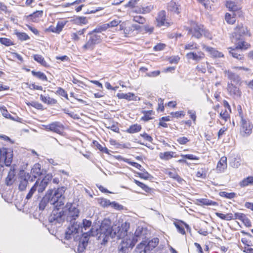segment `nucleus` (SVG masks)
<instances>
[{"label":"nucleus","instance_id":"nucleus-1","mask_svg":"<svg viewBox=\"0 0 253 253\" xmlns=\"http://www.w3.org/2000/svg\"><path fill=\"white\" fill-rule=\"evenodd\" d=\"M64 209L66 211V221H69L71 224L65 233V238L69 240L71 239L72 235L78 233L80 231V223L76 221L77 218L79 217L80 211L71 203H67Z\"/></svg>","mask_w":253,"mask_h":253},{"label":"nucleus","instance_id":"nucleus-2","mask_svg":"<svg viewBox=\"0 0 253 253\" xmlns=\"http://www.w3.org/2000/svg\"><path fill=\"white\" fill-rule=\"evenodd\" d=\"M110 220L104 219L101 224L99 230L95 231L99 239H102L104 243L107 242L110 238L117 239L116 231L114 230V226H112Z\"/></svg>","mask_w":253,"mask_h":253},{"label":"nucleus","instance_id":"nucleus-3","mask_svg":"<svg viewBox=\"0 0 253 253\" xmlns=\"http://www.w3.org/2000/svg\"><path fill=\"white\" fill-rule=\"evenodd\" d=\"M19 167V172L18 175V189L20 191H24L26 189L28 181L31 179V175L28 172L25 171L28 165V162L26 160L21 159L18 163Z\"/></svg>","mask_w":253,"mask_h":253},{"label":"nucleus","instance_id":"nucleus-4","mask_svg":"<svg viewBox=\"0 0 253 253\" xmlns=\"http://www.w3.org/2000/svg\"><path fill=\"white\" fill-rule=\"evenodd\" d=\"M52 177V174L49 173L45 174L42 180L40 178L38 179L27 194L26 200L30 199L37 190L39 193H42L44 191Z\"/></svg>","mask_w":253,"mask_h":253},{"label":"nucleus","instance_id":"nucleus-5","mask_svg":"<svg viewBox=\"0 0 253 253\" xmlns=\"http://www.w3.org/2000/svg\"><path fill=\"white\" fill-rule=\"evenodd\" d=\"M186 30L188 31L187 34L191 35L192 38L199 39L203 35L210 38V33L204 28L203 25H199L193 21L191 22V27L186 28Z\"/></svg>","mask_w":253,"mask_h":253},{"label":"nucleus","instance_id":"nucleus-6","mask_svg":"<svg viewBox=\"0 0 253 253\" xmlns=\"http://www.w3.org/2000/svg\"><path fill=\"white\" fill-rule=\"evenodd\" d=\"M134 238L133 234L131 233L121 238L122 240L118 246L119 253H127L129 249H132L137 242V239Z\"/></svg>","mask_w":253,"mask_h":253},{"label":"nucleus","instance_id":"nucleus-7","mask_svg":"<svg viewBox=\"0 0 253 253\" xmlns=\"http://www.w3.org/2000/svg\"><path fill=\"white\" fill-rule=\"evenodd\" d=\"M66 189L65 187L62 186L54 191L53 198H55V202L52 204V205L54 206V209H58L59 211L65 208V206H64L65 197L63 195Z\"/></svg>","mask_w":253,"mask_h":253},{"label":"nucleus","instance_id":"nucleus-8","mask_svg":"<svg viewBox=\"0 0 253 253\" xmlns=\"http://www.w3.org/2000/svg\"><path fill=\"white\" fill-rule=\"evenodd\" d=\"M240 108H241L240 106ZM239 117L241 118L240 132L243 137H248L252 133L253 125L252 123L248 119L244 118L242 113L241 108L239 112Z\"/></svg>","mask_w":253,"mask_h":253},{"label":"nucleus","instance_id":"nucleus-9","mask_svg":"<svg viewBox=\"0 0 253 253\" xmlns=\"http://www.w3.org/2000/svg\"><path fill=\"white\" fill-rule=\"evenodd\" d=\"M66 211L64 209L59 211L58 209H53L49 217V221L52 225H61L66 220Z\"/></svg>","mask_w":253,"mask_h":253},{"label":"nucleus","instance_id":"nucleus-10","mask_svg":"<svg viewBox=\"0 0 253 253\" xmlns=\"http://www.w3.org/2000/svg\"><path fill=\"white\" fill-rule=\"evenodd\" d=\"M88 39L82 48L84 51L87 50H92L96 44L101 42V36L98 33L93 32V30L88 33Z\"/></svg>","mask_w":253,"mask_h":253},{"label":"nucleus","instance_id":"nucleus-11","mask_svg":"<svg viewBox=\"0 0 253 253\" xmlns=\"http://www.w3.org/2000/svg\"><path fill=\"white\" fill-rule=\"evenodd\" d=\"M91 236H95V233L93 232L92 229L82 234V237L80 239L77 249L78 253H86V248L88 245L89 237Z\"/></svg>","mask_w":253,"mask_h":253},{"label":"nucleus","instance_id":"nucleus-12","mask_svg":"<svg viewBox=\"0 0 253 253\" xmlns=\"http://www.w3.org/2000/svg\"><path fill=\"white\" fill-rule=\"evenodd\" d=\"M249 35L247 28L244 26L242 24H239L235 29L234 32L232 34V40H235V42L242 40L244 36Z\"/></svg>","mask_w":253,"mask_h":253},{"label":"nucleus","instance_id":"nucleus-13","mask_svg":"<svg viewBox=\"0 0 253 253\" xmlns=\"http://www.w3.org/2000/svg\"><path fill=\"white\" fill-rule=\"evenodd\" d=\"M52 193V190H48L46 195L42 198L39 204V209L40 210H44L49 204L52 205V204L55 202V198H53V194Z\"/></svg>","mask_w":253,"mask_h":253},{"label":"nucleus","instance_id":"nucleus-14","mask_svg":"<svg viewBox=\"0 0 253 253\" xmlns=\"http://www.w3.org/2000/svg\"><path fill=\"white\" fill-rule=\"evenodd\" d=\"M46 172V170L42 169L41 165L39 163L35 164L31 169V173L32 175L31 176L30 182H33L36 178L45 174Z\"/></svg>","mask_w":253,"mask_h":253},{"label":"nucleus","instance_id":"nucleus-15","mask_svg":"<svg viewBox=\"0 0 253 253\" xmlns=\"http://www.w3.org/2000/svg\"><path fill=\"white\" fill-rule=\"evenodd\" d=\"M228 94L234 99L240 98L242 95V92L239 88L233 84L228 82L227 86Z\"/></svg>","mask_w":253,"mask_h":253},{"label":"nucleus","instance_id":"nucleus-16","mask_svg":"<svg viewBox=\"0 0 253 253\" xmlns=\"http://www.w3.org/2000/svg\"><path fill=\"white\" fill-rule=\"evenodd\" d=\"M129 223L125 222L122 224L121 226H114V230L117 232V239H120L127 234V231L129 228Z\"/></svg>","mask_w":253,"mask_h":253},{"label":"nucleus","instance_id":"nucleus-17","mask_svg":"<svg viewBox=\"0 0 253 253\" xmlns=\"http://www.w3.org/2000/svg\"><path fill=\"white\" fill-rule=\"evenodd\" d=\"M157 25L158 27L166 26L169 27L170 23L166 20V12L164 10L160 11L156 18Z\"/></svg>","mask_w":253,"mask_h":253},{"label":"nucleus","instance_id":"nucleus-18","mask_svg":"<svg viewBox=\"0 0 253 253\" xmlns=\"http://www.w3.org/2000/svg\"><path fill=\"white\" fill-rule=\"evenodd\" d=\"M148 234L149 232L146 228L138 226L133 234L134 238L137 239V241L140 239L144 240L147 238Z\"/></svg>","mask_w":253,"mask_h":253},{"label":"nucleus","instance_id":"nucleus-19","mask_svg":"<svg viewBox=\"0 0 253 253\" xmlns=\"http://www.w3.org/2000/svg\"><path fill=\"white\" fill-rule=\"evenodd\" d=\"M46 130H50L57 133H61L63 130V126L58 122H54L45 126Z\"/></svg>","mask_w":253,"mask_h":253},{"label":"nucleus","instance_id":"nucleus-20","mask_svg":"<svg viewBox=\"0 0 253 253\" xmlns=\"http://www.w3.org/2000/svg\"><path fill=\"white\" fill-rule=\"evenodd\" d=\"M225 74L228 79L230 80V83L235 84L236 85L240 84L241 83V79L240 77L237 74L233 73L230 71H225Z\"/></svg>","mask_w":253,"mask_h":253},{"label":"nucleus","instance_id":"nucleus-21","mask_svg":"<svg viewBox=\"0 0 253 253\" xmlns=\"http://www.w3.org/2000/svg\"><path fill=\"white\" fill-rule=\"evenodd\" d=\"M16 181V171L14 167L11 168L7 177L5 178V183L7 185H11Z\"/></svg>","mask_w":253,"mask_h":253},{"label":"nucleus","instance_id":"nucleus-22","mask_svg":"<svg viewBox=\"0 0 253 253\" xmlns=\"http://www.w3.org/2000/svg\"><path fill=\"white\" fill-rule=\"evenodd\" d=\"M159 240L158 238H154L146 243L144 248V253H147L155 248L158 244Z\"/></svg>","mask_w":253,"mask_h":253},{"label":"nucleus","instance_id":"nucleus-23","mask_svg":"<svg viewBox=\"0 0 253 253\" xmlns=\"http://www.w3.org/2000/svg\"><path fill=\"white\" fill-rule=\"evenodd\" d=\"M186 56L189 59H193V60L198 61L204 57V54L201 52H198V53L190 52L187 53Z\"/></svg>","mask_w":253,"mask_h":253},{"label":"nucleus","instance_id":"nucleus-24","mask_svg":"<svg viewBox=\"0 0 253 253\" xmlns=\"http://www.w3.org/2000/svg\"><path fill=\"white\" fill-rule=\"evenodd\" d=\"M229 53L235 58L242 61L244 59V56L242 51L236 47V49H232L229 51Z\"/></svg>","mask_w":253,"mask_h":253},{"label":"nucleus","instance_id":"nucleus-25","mask_svg":"<svg viewBox=\"0 0 253 253\" xmlns=\"http://www.w3.org/2000/svg\"><path fill=\"white\" fill-rule=\"evenodd\" d=\"M91 223L92 222L90 220H87L84 219L83 220V226H82V224L80 223V230H81V231L83 233V234L84 233L83 231V229H84L85 231L87 230V229H89V231L90 229H92L93 232L95 233V235H96L95 231H93V229L92 227L91 228Z\"/></svg>","mask_w":253,"mask_h":253},{"label":"nucleus","instance_id":"nucleus-26","mask_svg":"<svg viewBox=\"0 0 253 253\" xmlns=\"http://www.w3.org/2000/svg\"><path fill=\"white\" fill-rule=\"evenodd\" d=\"M197 201L198 202V205L199 206H218V203L217 202L212 201L208 199H197Z\"/></svg>","mask_w":253,"mask_h":253},{"label":"nucleus","instance_id":"nucleus-27","mask_svg":"<svg viewBox=\"0 0 253 253\" xmlns=\"http://www.w3.org/2000/svg\"><path fill=\"white\" fill-rule=\"evenodd\" d=\"M227 158L225 157H222L218 162L216 167L217 170L221 172L227 168Z\"/></svg>","mask_w":253,"mask_h":253},{"label":"nucleus","instance_id":"nucleus-28","mask_svg":"<svg viewBox=\"0 0 253 253\" xmlns=\"http://www.w3.org/2000/svg\"><path fill=\"white\" fill-rule=\"evenodd\" d=\"M179 5L173 0H171L168 4V9L169 10L173 11L177 14L180 13L179 10Z\"/></svg>","mask_w":253,"mask_h":253},{"label":"nucleus","instance_id":"nucleus-29","mask_svg":"<svg viewBox=\"0 0 253 253\" xmlns=\"http://www.w3.org/2000/svg\"><path fill=\"white\" fill-rule=\"evenodd\" d=\"M42 11L37 10L33 13L27 16V18L29 20H32L33 22H36L37 20V18L42 17Z\"/></svg>","mask_w":253,"mask_h":253},{"label":"nucleus","instance_id":"nucleus-30","mask_svg":"<svg viewBox=\"0 0 253 253\" xmlns=\"http://www.w3.org/2000/svg\"><path fill=\"white\" fill-rule=\"evenodd\" d=\"M34 59L37 61L38 63L40 64L43 67H48L49 65L47 64V62L44 60V58L41 55L39 54H34L33 55Z\"/></svg>","mask_w":253,"mask_h":253},{"label":"nucleus","instance_id":"nucleus-31","mask_svg":"<svg viewBox=\"0 0 253 253\" xmlns=\"http://www.w3.org/2000/svg\"><path fill=\"white\" fill-rule=\"evenodd\" d=\"M181 156L184 159H180L178 161V162L180 163H187L186 160L184 159L192 160H199V157L192 154L181 155Z\"/></svg>","mask_w":253,"mask_h":253},{"label":"nucleus","instance_id":"nucleus-32","mask_svg":"<svg viewBox=\"0 0 253 253\" xmlns=\"http://www.w3.org/2000/svg\"><path fill=\"white\" fill-rule=\"evenodd\" d=\"M117 96L119 99H126L130 101L134 100V97L135 96V95L133 93L130 92L127 93H118Z\"/></svg>","mask_w":253,"mask_h":253},{"label":"nucleus","instance_id":"nucleus-33","mask_svg":"<svg viewBox=\"0 0 253 253\" xmlns=\"http://www.w3.org/2000/svg\"><path fill=\"white\" fill-rule=\"evenodd\" d=\"M183 224L185 225V227L188 229H190V227L188 224L185 223L184 222L181 223H175L174 225L177 228L178 232L182 235H184L185 234V231L184 228V226Z\"/></svg>","mask_w":253,"mask_h":253},{"label":"nucleus","instance_id":"nucleus-34","mask_svg":"<svg viewBox=\"0 0 253 253\" xmlns=\"http://www.w3.org/2000/svg\"><path fill=\"white\" fill-rule=\"evenodd\" d=\"M40 99L44 103L47 104H54L57 103V100L54 98H50L49 96H44L41 94L40 95Z\"/></svg>","mask_w":253,"mask_h":253},{"label":"nucleus","instance_id":"nucleus-35","mask_svg":"<svg viewBox=\"0 0 253 253\" xmlns=\"http://www.w3.org/2000/svg\"><path fill=\"white\" fill-rule=\"evenodd\" d=\"M31 73L34 77H36L37 78L39 79L41 81H47V78L46 75L42 72H41L40 71L37 72L35 71H32Z\"/></svg>","mask_w":253,"mask_h":253},{"label":"nucleus","instance_id":"nucleus-36","mask_svg":"<svg viewBox=\"0 0 253 253\" xmlns=\"http://www.w3.org/2000/svg\"><path fill=\"white\" fill-rule=\"evenodd\" d=\"M250 184H253V176L244 178L240 183V185L241 187H246Z\"/></svg>","mask_w":253,"mask_h":253},{"label":"nucleus","instance_id":"nucleus-37","mask_svg":"<svg viewBox=\"0 0 253 253\" xmlns=\"http://www.w3.org/2000/svg\"><path fill=\"white\" fill-rule=\"evenodd\" d=\"M173 154L174 152L171 151L160 153V158L163 160H168L173 157Z\"/></svg>","mask_w":253,"mask_h":253},{"label":"nucleus","instance_id":"nucleus-38","mask_svg":"<svg viewBox=\"0 0 253 253\" xmlns=\"http://www.w3.org/2000/svg\"><path fill=\"white\" fill-rule=\"evenodd\" d=\"M152 110H144L142 111V113L144 114V116H143L141 120L144 121H148L152 119V117H150V116L153 114Z\"/></svg>","mask_w":253,"mask_h":253},{"label":"nucleus","instance_id":"nucleus-39","mask_svg":"<svg viewBox=\"0 0 253 253\" xmlns=\"http://www.w3.org/2000/svg\"><path fill=\"white\" fill-rule=\"evenodd\" d=\"M141 129V126L140 125L135 124L131 126L129 128H128L127 131L130 133H133L140 131Z\"/></svg>","mask_w":253,"mask_h":253},{"label":"nucleus","instance_id":"nucleus-40","mask_svg":"<svg viewBox=\"0 0 253 253\" xmlns=\"http://www.w3.org/2000/svg\"><path fill=\"white\" fill-rule=\"evenodd\" d=\"M219 195L227 199H232L237 196V194L234 192L228 193L225 191H221L219 193Z\"/></svg>","mask_w":253,"mask_h":253},{"label":"nucleus","instance_id":"nucleus-41","mask_svg":"<svg viewBox=\"0 0 253 253\" xmlns=\"http://www.w3.org/2000/svg\"><path fill=\"white\" fill-rule=\"evenodd\" d=\"M93 143L98 149H99L100 151L105 153L106 154H109V151L108 149L105 147H103L101 145H100L98 142L96 141H94Z\"/></svg>","mask_w":253,"mask_h":253},{"label":"nucleus","instance_id":"nucleus-42","mask_svg":"<svg viewBox=\"0 0 253 253\" xmlns=\"http://www.w3.org/2000/svg\"><path fill=\"white\" fill-rule=\"evenodd\" d=\"M28 106H31L39 110H43V105L38 102L32 101L31 102L27 103Z\"/></svg>","mask_w":253,"mask_h":253},{"label":"nucleus","instance_id":"nucleus-43","mask_svg":"<svg viewBox=\"0 0 253 253\" xmlns=\"http://www.w3.org/2000/svg\"><path fill=\"white\" fill-rule=\"evenodd\" d=\"M17 37L21 41H26L30 39V37L27 34L22 32H17Z\"/></svg>","mask_w":253,"mask_h":253},{"label":"nucleus","instance_id":"nucleus-44","mask_svg":"<svg viewBox=\"0 0 253 253\" xmlns=\"http://www.w3.org/2000/svg\"><path fill=\"white\" fill-rule=\"evenodd\" d=\"M109 27L108 24H104L101 26H98L96 28L93 30V32L97 33L98 34L101 33L102 31H104L107 30Z\"/></svg>","mask_w":253,"mask_h":253},{"label":"nucleus","instance_id":"nucleus-45","mask_svg":"<svg viewBox=\"0 0 253 253\" xmlns=\"http://www.w3.org/2000/svg\"><path fill=\"white\" fill-rule=\"evenodd\" d=\"M146 241H142L139 244H138L136 248V251L137 253H141L142 251L144 252V248L146 246Z\"/></svg>","mask_w":253,"mask_h":253},{"label":"nucleus","instance_id":"nucleus-46","mask_svg":"<svg viewBox=\"0 0 253 253\" xmlns=\"http://www.w3.org/2000/svg\"><path fill=\"white\" fill-rule=\"evenodd\" d=\"M225 19L226 21L230 24H233L236 21L235 18L234 17H231V15L228 13H226Z\"/></svg>","mask_w":253,"mask_h":253},{"label":"nucleus","instance_id":"nucleus-47","mask_svg":"<svg viewBox=\"0 0 253 253\" xmlns=\"http://www.w3.org/2000/svg\"><path fill=\"white\" fill-rule=\"evenodd\" d=\"M25 85L26 87H29L31 89H35V90H42V86L36 85L35 84H29L26 83Z\"/></svg>","mask_w":253,"mask_h":253},{"label":"nucleus","instance_id":"nucleus-48","mask_svg":"<svg viewBox=\"0 0 253 253\" xmlns=\"http://www.w3.org/2000/svg\"><path fill=\"white\" fill-rule=\"evenodd\" d=\"M7 153L5 149L0 148V162H2L6 159Z\"/></svg>","mask_w":253,"mask_h":253},{"label":"nucleus","instance_id":"nucleus-49","mask_svg":"<svg viewBox=\"0 0 253 253\" xmlns=\"http://www.w3.org/2000/svg\"><path fill=\"white\" fill-rule=\"evenodd\" d=\"M198 48V45L195 42H190L189 43L186 44L184 46V49L185 50H193Z\"/></svg>","mask_w":253,"mask_h":253},{"label":"nucleus","instance_id":"nucleus-50","mask_svg":"<svg viewBox=\"0 0 253 253\" xmlns=\"http://www.w3.org/2000/svg\"><path fill=\"white\" fill-rule=\"evenodd\" d=\"M110 206L113 208L114 209L118 211H121L124 209L123 206L120 205L119 203L115 201L111 203Z\"/></svg>","mask_w":253,"mask_h":253},{"label":"nucleus","instance_id":"nucleus-51","mask_svg":"<svg viewBox=\"0 0 253 253\" xmlns=\"http://www.w3.org/2000/svg\"><path fill=\"white\" fill-rule=\"evenodd\" d=\"M153 27H149L148 25H145L143 27L142 30H141V32L148 33L149 34L152 33L154 31Z\"/></svg>","mask_w":253,"mask_h":253},{"label":"nucleus","instance_id":"nucleus-52","mask_svg":"<svg viewBox=\"0 0 253 253\" xmlns=\"http://www.w3.org/2000/svg\"><path fill=\"white\" fill-rule=\"evenodd\" d=\"M226 6L230 11H235L237 10V6L235 4L234 2L227 1Z\"/></svg>","mask_w":253,"mask_h":253},{"label":"nucleus","instance_id":"nucleus-53","mask_svg":"<svg viewBox=\"0 0 253 253\" xmlns=\"http://www.w3.org/2000/svg\"><path fill=\"white\" fill-rule=\"evenodd\" d=\"M126 162L128 163L131 166L136 168L137 169H138L141 171H144V170H145V169L144 168H143V167L141 166V165L138 164L137 163L133 162H128L127 161H126Z\"/></svg>","mask_w":253,"mask_h":253},{"label":"nucleus","instance_id":"nucleus-54","mask_svg":"<svg viewBox=\"0 0 253 253\" xmlns=\"http://www.w3.org/2000/svg\"><path fill=\"white\" fill-rule=\"evenodd\" d=\"M0 42L6 46H9L12 44V42L10 40L5 38H0Z\"/></svg>","mask_w":253,"mask_h":253},{"label":"nucleus","instance_id":"nucleus-55","mask_svg":"<svg viewBox=\"0 0 253 253\" xmlns=\"http://www.w3.org/2000/svg\"><path fill=\"white\" fill-rule=\"evenodd\" d=\"M250 46L249 44L248 43L245 42H239L237 46V48H238L240 49H246L249 48V47Z\"/></svg>","mask_w":253,"mask_h":253},{"label":"nucleus","instance_id":"nucleus-56","mask_svg":"<svg viewBox=\"0 0 253 253\" xmlns=\"http://www.w3.org/2000/svg\"><path fill=\"white\" fill-rule=\"evenodd\" d=\"M56 93L65 97L67 99L69 100L68 94L64 89L61 87H58L56 90Z\"/></svg>","mask_w":253,"mask_h":253},{"label":"nucleus","instance_id":"nucleus-57","mask_svg":"<svg viewBox=\"0 0 253 253\" xmlns=\"http://www.w3.org/2000/svg\"><path fill=\"white\" fill-rule=\"evenodd\" d=\"M211 50L210 49V51L211 52V54L215 57H221L223 56V54L222 53L212 48H211Z\"/></svg>","mask_w":253,"mask_h":253},{"label":"nucleus","instance_id":"nucleus-58","mask_svg":"<svg viewBox=\"0 0 253 253\" xmlns=\"http://www.w3.org/2000/svg\"><path fill=\"white\" fill-rule=\"evenodd\" d=\"M229 114L228 112L225 110V111H222L220 113V118L222 119L225 121V122H227L228 119H229Z\"/></svg>","mask_w":253,"mask_h":253},{"label":"nucleus","instance_id":"nucleus-59","mask_svg":"<svg viewBox=\"0 0 253 253\" xmlns=\"http://www.w3.org/2000/svg\"><path fill=\"white\" fill-rule=\"evenodd\" d=\"M111 203V202L110 201V200L106 199H104V198L100 199V201L99 202L101 206L103 207H106L109 206H110Z\"/></svg>","mask_w":253,"mask_h":253},{"label":"nucleus","instance_id":"nucleus-60","mask_svg":"<svg viewBox=\"0 0 253 253\" xmlns=\"http://www.w3.org/2000/svg\"><path fill=\"white\" fill-rule=\"evenodd\" d=\"M133 20L139 24H143L145 22V19L141 16H134Z\"/></svg>","mask_w":253,"mask_h":253},{"label":"nucleus","instance_id":"nucleus-61","mask_svg":"<svg viewBox=\"0 0 253 253\" xmlns=\"http://www.w3.org/2000/svg\"><path fill=\"white\" fill-rule=\"evenodd\" d=\"M106 127L114 132H119V128L118 127L117 124H116L115 123H113L112 125L109 124V125Z\"/></svg>","mask_w":253,"mask_h":253},{"label":"nucleus","instance_id":"nucleus-62","mask_svg":"<svg viewBox=\"0 0 253 253\" xmlns=\"http://www.w3.org/2000/svg\"><path fill=\"white\" fill-rule=\"evenodd\" d=\"M121 23V21L119 19L113 20L108 23L109 27H113L118 26Z\"/></svg>","mask_w":253,"mask_h":253},{"label":"nucleus","instance_id":"nucleus-63","mask_svg":"<svg viewBox=\"0 0 253 253\" xmlns=\"http://www.w3.org/2000/svg\"><path fill=\"white\" fill-rule=\"evenodd\" d=\"M177 141L181 145H184L189 141V140L186 137H181L177 139Z\"/></svg>","mask_w":253,"mask_h":253},{"label":"nucleus","instance_id":"nucleus-64","mask_svg":"<svg viewBox=\"0 0 253 253\" xmlns=\"http://www.w3.org/2000/svg\"><path fill=\"white\" fill-rule=\"evenodd\" d=\"M142 172H143L138 173L139 176L141 178H143L144 179H148L149 178L150 174L148 172L146 171L145 170H144V171Z\"/></svg>","mask_w":253,"mask_h":253}]
</instances>
